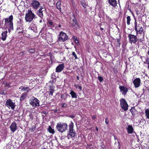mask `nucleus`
Returning <instances> with one entry per match:
<instances>
[{
    "label": "nucleus",
    "instance_id": "1",
    "mask_svg": "<svg viewBox=\"0 0 149 149\" xmlns=\"http://www.w3.org/2000/svg\"><path fill=\"white\" fill-rule=\"evenodd\" d=\"M74 127V123L71 121L69 125V130L68 132L67 135L66 136L68 139H74L76 135V132L75 130L73 129Z\"/></svg>",
    "mask_w": 149,
    "mask_h": 149
},
{
    "label": "nucleus",
    "instance_id": "2",
    "mask_svg": "<svg viewBox=\"0 0 149 149\" xmlns=\"http://www.w3.org/2000/svg\"><path fill=\"white\" fill-rule=\"evenodd\" d=\"M68 125L65 123H58L56 125L57 130L61 133L65 132L67 130Z\"/></svg>",
    "mask_w": 149,
    "mask_h": 149
},
{
    "label": "nucleus",
    "instance_id": "3",
    "mask_svg": "<svg viewBox=\"0 0 149 149\" xmlns=\"http://www.w3.org/2000/svg\"><path fill=\"white\" fill-rule=\"evenodd\" d=\"M29 104L34 107L40 106V101L34 96L29 100Z\"/></svg>",
    "mask_w": 149,
    "mask_h": 149
},
{
    "label": "nucleus",
    "instance_id": "4",
    "mask_svg": "<svg viewBox=\"0 0 149 149\" xmlns=\"http://www.w3.org/2000/svg\"><path fill=\"white\" fill-rule=\"evenodd\" d=\"M35 15L31 10H28V12L26 14L25 19L27 22H31L35 17Z\"/></svg>",
    "mask_w": 149,
    "mask_h": 149
},
{
    "label": "nucleus",
    "instance_id": "5",
    "mask_svg": "<svg viewBox=\"0 0 149 149\" xmlns=\"http://www.w3.org/2000/svg\"><path fill=\"white\" fill-rule=\"evenodd\" d=\"M71 19L72 20L70 21V25L72 27H74L76 29L79 28V26L78 22H77L74 14L73 15Z\"/></svg>",
    "mask_w": 149,
    "mask_h": 149
},
{
    "label": "nucleus",
    "instance_id": "6",
    "mask_svg": "<svg viewBox=\"0 0 149 149\" xmlns=\"http://www.w3.org/2000/svg\"><path fill=\"white\" fill-rule=\"evenodd\" d=\"M68 36L65 33L61 31L60 33L58 36V41L64 42L65 40H68Z\"/></svg>",
    "mask_w": 149,
    "mask_h": 149
},
{
    "label": "nucleus",
    "instance_id": "7",
    "mask_svg": "<svg viewBox=\"0 0 149 149\" xmlns=\"http://www.w3.org/2000/svg\"><path fill=\"white\" fill-rule=\"evenodd\" d=\"M120 105L122 108L125 111L128 109V105L126 101L123 99H121L120 100Z\"/></svg>",
    "mask_w": 149,
    "mask_h": 149
},
{
    "label": "nucleus",
    "instance_id": "8",
    "mask_svg": "<svg viewBox=\"0 0 149 149\" xmlns=\"http://www.w3.org/2000/svg\"><path fill=\"white\" fill-rule=\"evenodd\" d=\"M6 104L7 106L10 108L12 109H14L15 105V102H13L12 100L9 99L6 102Z\"/></svg>",
    "mask_w": 149,
    "mask_h": 149
},
{
    "label": "nucleus",
    "instance_id": "9",
    "mask_svg": "<svg viewBox=\"0 0 149 149\" xmlns=\"http://www.w3.org/2000/svg\"><path fill=\"white\" fill-rule=\"evenodd\" d=\"M40 5V2L37 0H34L31 2V5L34 9H38Z\"/></svg>",
    "mask_w": 149,
    "mask_h": 149
},
{
    "label": "nucleus",
    "instance_id": "10",
    "mask_svg": "<svg viewBox=\"0 0 149 149\" xmlns=\"http://www.w3.org/2000/svg\"><path fill=\"white\" fill-rule=\"evenodd\" d=\"M128 38L129 39V41L131 42L135 43L137 42V37L136 36L132 34H129L128 36Z\"/></svg>",
    "mask_w": 149,
    "mask_h": 149
},
{
    "label": "nucleus",
    "instance_id": "11",
    "mask_svg": "<svg viewBox=\"0 0 149 149\" xmlns=\"http://www.w3.org/2000/svg\"><path fill=\"white\" fill-rule=\"evenodd\" d=\"M133 83L135 87L136 88L139 87L141 86V80L139 78H136L134 80Z\"/></svg>",
    "mask_w": 149,
    "mask_h": 149
},
{
    "label": "nucleus",
    "instance_id": "12",
    "mask_svg": "<svg viewBox=\"0 0 149 149\" xmlns=\"http://www.w3.org/2000/svg\"><path fill=\"white\" fill-rule=\"evenodd\" d=\"M45 10V8L43 6L40 7L38 10V15L41 18H42L43 17V12Z\"/></svg>",
    "mask_w": 149,
    "mask_h": 149
},
{
    "label": "nucleus",
    "instance_id": "13",
    "mask_svg": "<svg viewBox=\"0 0 149 149\" xmlns=\"http://www.w3.org/2000/svg\"><path fill=\"white\" fill-rule=\"evenodd\" d=\"M55 88V86L54 85H52L49 86V91H47V93H48L49 96H53V93L55 91V90L54 89Z\"/></svg>",
    "mask_w": 149,
    "mask_h": 149
},
{
    "label": "nucleus",
    "instance_id": "14",
    "mask_svg": "<svg viewBox=\"0 0 149 149\" xmlns=\"http://www.w3.org/2000/svg\"><path fill=\"white\" fill-rule=\"evenodd\" d=\"M10 128L13 133L17 129V126L16 123L15 122L12 123L10 126Z\"/></svg>",
    "mask_w": 149,
    "mask_h": 149
},
{
    "label": "nucleus",
    "instance_id": "15",
    "mask_svg": "<svg viewBox=\"0 0 149 149\" xmlns=\"http://www.w3.org/2000/svg\"><path fill=\"white\" fill-rule=\"evenodd\" d=\"M64 67V64L63 63L57 66L56 69V72H60L62 71Z\"/></svg>",
    "mask_w": 149,
    "mask_h": 149
},
{
    "label": "nucleus",
    "instance_id": "16",
    "mask_svg": "<svg viewBox=\"0 0 149 149\" xmlns=\"http://www.w3.org/2000/svg\"><path fill=\"white\" fill-rule=\"evenodd\" d=\"M68 97H70V96L67 93H65L62 94L61 95V98L62 101H65L67 100V98Z\"/></svg>",
    "mask_w": 149,
    "mask_h": 149
},
{
    "label": "nucleus",
    "instance_id": "17",
    "mask_svg": "<svg viewBox=\"0 0 149 149\" xmlns=\"http://www.w3.org/2000/svg\"><path fill=\"white\" fill-rule=\"evenodd\" d=\"M127 130L128 134H132L134 131V129L131 125H128Z\"/></svg>",
    "mask_w": 149,
    "mask_h": 149
},
{
    "label": "nucleus",
    "instance_id": "18",
    "mask_svg": "<svg viewBox=\"0 0 149 149\" xmlns=\"http://www.w3.org/2000/svg\"><path fill=\"white\" fill-rule=\"evenodd\" d=\"M13 17L12 15L10 16L8 18H6L5 19V24L7 23H10L13 22Z\"/></svg>",
    "mask_w": 149,
    "mask_h": 149
},
{
    "label": "nucleus",
    "instance_id": "19",
    "mask_svg": "<svg viewBox=\"0 0 149 149\" xmlns=\"http://www.w3.org/2000/svg\"><path fill=\"white\" fill-rule=\"evenodd\" d=\"M109 3L110 5L114 7H115L117 5V2L116 0H109Z\"/></svg>",
    "mask_w": 149,
    "mask_h": 149
},
{
    "label": "nucleus",
    "instance_id": "20",
    "mask_svg": "<svg viewBox=\"0 0 149 149\" xmlns=\"http://www.w3.org/2000/svg\"><path fill=\"white\" fill-rule=\"evenodd\" d=\"M69 94L71 95L72 98H77V93L74 91H71L69 93Z\"/></svg>",
    "mask_w": 149,
    "mask_h": 149
},
{
    "label": "nucleus",
    "instance_id": "21",
    "mask_svg": "<svg viewBox=\"0 0 149 149\" xmlns=\"http://www.w3.org/2000/svg\"><path fill=\"white\" fill-rule=\"evenodd\" d=\"M120 91H122V93H126V92L127 91V89L125 87L123 86H120Z\"/></svg>",
    "mask_w": 149,
    "mask_h": 149
},
{
    "label": "nucleus",
    "instance_id": "22",
    "mask_svg": "<svg viewBox=\"0 0 149 149\" xmlns=\"http://www.w3.org/2000/svg\"><path fill=\"white\" fill-rule=\"evenodd\" d=\"M7 31L3 32L2 33V39L3 40H5L6 39V38L7 36Z\"/></svg>",
    "mask_w": 149,
    "mask_h": 149
},
{
    "label": "nucleus",
    "instance_id": "23",
    "mask_svg": "<svg viewBox=\"0 0 149 149\" xmlns=\"http://www.w3.org/2000/svg\"><path fill=\"white\" fill-rule=\"evenodd\" d=\"M28 122H29L33 120V116L31 113H30L29 116H28Z\"/></svg>",
    "mask_w": 149,
    "mask_h": 149
},
{
    "label": "nucleus",
    "instance_id": "24",
    "mask_svg": "<svg viewBox=\"0 0 149 149\" xmlns=\"http://www.w3.org/2000/svg\"><path fill=\"white\" fill-rule=\"evenodd\" d=\"M61 4V2L60 1H58L56 3L57 8L60 11H61V8L60 6Z\"/></svg>",
    "mask_w": 149,
    "mask_h": 149
},
{
    "label": "nucleus",
    "instance_id": "25",
    "mask_svg": "<svg viewBox=\"0 0 149 149\" xmlns=\"http://www.w3.org/2000/svg\"><path fill=\"white\" fill-rule=\"evenodd\" d=\"M48 130L50 133L52 134H53L55 133L54 130V129H52L50 126H49V127L48 128Z\"/></svg>",
    "mask_w": 149,
    "mask_h": 149
},
{
    "label": "nucleus",
    "instance_id": "26",
    "mask_svg": "<svg viewBox=\"0 0 149 149\" xmlns=\"http://www.w3.org/2000/svg\"><path fill=\"white\" fill-rule=\"evenodd\" d=\"M26 94L25 93H22L21 96L20 100V101H23L26 98Z\"/></svg>",
    "mask_w": 149,
    "mask_h": 149
},
{
    "label": "nucleus",
    "instance_id": "27",
    "mask_svg": "<svg viewBox=\"0 0 149 149\" xmlns=\"http://www.w3.org/2000/svg\"><path fill=\"white\" fill-rule=\"evenodd\" d=\"M13 22L9 23L8 24V29L10 30H13Z\"/></svg>",
    "mask_w": 149,
    "mask_h": 149
},
{
    "label": "nucleus",
    "instance_id": "28",
    "mask_svg": "<svg viewBox=\"0 0 149 149\" xmlns=\"http://www.w3.org/2000/svg\"><path fill=\"white\" fill-rule=\"evenodd\" d=\"M138 27H139V30L137 28V31H136L137 32H139L140 33H141L143 32V28L142 27H140V26H138Z\"/></svg>",
    "mask_w": 149,
    "mask_h": 149
},
{
    "label": "nucleus",
    "instance_id": "29",
    "mask_svg": "<svg viewBox=\"0 0 149 149\" xmlns=\"http://www.w3.org/2000/svg\"><path fill=\"white\" fill-rule=\"evenodd\" d=\"M145 113L147 118L149 119V110L147 109L145 110Z\"/></svg>",
    "mask_w": 149,
    "mask_h": 149
},
{
    "label": "nucleus",
    "instance_id": "30",
    "mask_svg": "<svg viewBox=\"0 0 149 149\" xmlns=\"http://www.w3.org/2000/svg\"><path fill=\"white\" fill-rule=\"evenodd\" d=\"M127 23L128 25H129L130 24V21L131 20L130 17V16H128L127 17Z\"/></svg>",
    "mask_w": 149,
    "mask_h": 149
},
{
    "label": "nucleus",
    "instance_id": "31",
    "mask_svg": "<svg viewBox=\"0 0 149 149\" xmlns=\"http://www.w3.org/2000/svg\"><path fill=\"white\" fill-rule=\"evenodd\" d=\"M68 104L65 102H63L61 104V107L62 108H67L68 107Z\"/></svg>",
    "mask_w": 149,
    "mask_h": 149
},
{
    "label": "nucleus",
    "instance_id": "32",
    "mask_svg": "<svg viewBox=\"0 0 149 149\" xmlns=\"http://www.w3.org/2000/svg\"><path fill=\"white\" fill-rule=\"evenodd\" d=\"M120 39H117V47H120Z\"/></svg>",
    "mask_w": 149,
    "mask_h": 149
},
{
    "label": "nucleus",
    "instance_id": "33",
    "mask_svg": "<svg viewBox=\"0 0 149 149\" xmlns=\"http://www.w3.org/2000/svg\"><path fill=\"white\" fill-rule=\"evenodd\" d=\"M130 111L132 113V115H134L135 114L134 112L136 111V110L134 108H132L130 109Z\"/></svg>",
    "mask_w": 149,
    "mask_h": 149
},
{
    "label": "nucleus",
    "instance_id": "34",
    "mask_svg": "<svg viewBox=\"0 0 149 149\" xmlns=\"http://www.w3.org/2000/svg\"><path fill=\"white\" fill-rule=\"evenodd\" d=\"M36 128V126L34 125L33 127H32V128H31L30 129V131L31 132H34V130H35V129Z\"/></svg>",
    "mask_w": 149,
    "mask_h": 149
},
{
    "label": "nucleus",
    "instance_id": "35",
    "mask_svg": "<svg viewBox=\"0 0 149 149\" xmlns=\"http://www.w3.org/2000/svg\"><path fill=\"white\" fill-rule=\"evenodd\" d=\"M35 52V50L34 49H29V52L30 53H33Z\"/></svg>",
    "mask_w": 149,
    "mask_h": 149
},
{
    "label": "nucleus",
    "instance_id": "36",
    "mask_svg": "<svg viewBox=\"0 0 149 149\" xmlns=\"http://www.w3.org/2000/svg\"><path fill=\"white\" fill-rule=\"evenodd\" d=\"M98 79L99 81L100 82L102 81V77L101 76H98Z\"/></svg>",
    "mask_w": 149,
    "mask_h": 149
},
{
    "label": "nucleus",
    "instance_id": "37",
    "mask_svg": "<svg viewBox=\"0 0 149 149\" xmlns=\"http://www.w3.org/2000/svg\"><path fill=\"white\" fill-rule=\"evenodd\" d=\"M134 23L135 24V30L136 31H137V24H136V19H135V21Z\"/></svg>",
    "mask_w": 149,
    "mask_h": 149
},
{
    "label": "nucleus",
    "instance_id": "38",
    "mask_svg": "<svg viewBox=\"0 0 149 149\" xmlns=\"http://www.w3.org/2000/svg\"><path fill=\"white\" fill-rule=\"evenodd\" d=\"M27 88V87H23L22 88V90L23 91H26Z\"/></svg>",
    "mask_w": 149,
    "mask_h": 149
},
{
    "label": "nucleus",
    "instance_id": "39",
    "mask_svg": "<svg viewBox=\"0 0 149 149\" xmlns=\"http://www.w3.org/2000/svg\"><path fill=\"white\" fill-rule=\"evenodd\" d=\"M109 120L107 118H106L105 120V123L106 124H107L109 123Z\"/></svg>",
    "mask_w": 149,
    "mask_h": 149
},
{
    "label": "nucleus",
    "instance_id": "40",
    "mask_svg": "<svg viewBox=\"0 0 149 149\" xmlns=\"http://www.w3.org/2000/svg\"><path fill=\"white\" fill-rule=\"evenodd\" d=\"M82 6H83V7H84V8H86V5L85 4V3H81Z\"/></svg>",
    "mask_w": 149,
    "mask_h": 149
},
{
    "label": "nucleus",
    "instance_id": "41",
    "mask_svg": "<svg viewBox=\"0 0 149 149\" xmlns=\"http://www.w3.org/2000/svg\"><path fill=\"white\" fill-rule=\"evenodd\" d=\"M146 62L148 64H149V58H146Z\"/></svg>",
    "mask_w": 149,
    "mask_h": 149
},
{
    "label": "nucleus",
    "instance_id": "42",
    "mask_svg": "<svg viewBox=\"0 0 149 149\" xmlns=\"http://www.w3.org/2000/svg\"><path fill=\"white\" fill-rule=\"evenodd\" d=\"M74 41L75 42V43H77V45H78L79 44V41L77 40H74Z\"/></svg>",
    "mask_w": 149,
    "mask_h": 149
},
{
    "label": "nucleus",
    "instance_id": "43",
    "mask_svg": "<svg viewBox=\"0 0 149 149\" xmlns=\"http://www.w3.org/2000/svg\"><path fill=\"white\" fill-rule=\"evenodd\" d=\"M96 117V115H93V116L92 117V118L93 120H95V118Z\"/></svg>",
    "mask_w": 149,
    "mask_h": 149
},
{
    "label": "nucleus",
    "instance_id": "44",
    "mask_svg": "<svg viewBox=\"0 0 149 149\" xmlns=\"http://www.w3.org/2000/svg\"><path fill=\"white\" fill-rule=\"evenodd\" d=\"M74 87L76 88H78L79 86L77 85L76 84H74Z\"/></svg>",
    "mask_w": 149,
    "mask_h": 149
},
{
    "label": "nucleus",
    "instance_id": "45",
    "mask_svg": "<svg viewBox=\"0 0 149 149\" xmlns=\"http://www.w3.org/2000/svg\"><path fill=\"white\" fill-rule=\"evenodd\" d=\"M78 88L80 90H81L82 88L81 86H79Z\"/></svg>",
    "mask_w": 149,
    "mask_h": 149
},
{
    "label": "nucleus",
    "instance_id": "46",
    "mask_svg": "<svg viewBox=\"0 0 149 149\" xmlns=\"http://www.w3.org/2000/svg\"><path fill=\"white\" fill-rule=\"evenodd\" d=\"M69 117L73 118L75 117V116L74 115H71Z\"/></svg>",
    "mask_w": 149,
    "mask_h": 149
},
{
    "label": "nucleus",
    "instance_id": "47",
    "mask_svg": "<svg viewBox=\"0 0 149 149\" xmlns=\"http://www.w3.org/2000/svg\"><path fill=\"white\" fill-rule=\"evenodd\" d=\"M49 23L50 25L51 26L53 25V22H52L49 21Z\"/></svg>",
    "mask_w": 149,
    "mask_h": 149
},
{
    "label": "nucleus",
    "instance_id": "48",
    "mask_svg": "<svg viewBox=\"0 0 149 149\" xmlns=\"http://www.w3.org/2000/svg\"><path fill=\"white\" fill-rule=\"evenodd\" d=\"M30 89L29 88V87H27V88H26V90L27 93L28 92V91H30Z\"/></svg>",
    "mask_w": 149,
    "mask_h": 149
},
{
    "label": "nucleus",
    "instance_id": "49",
    "mask_svg": "<svg viewBox=\"0 0 149 149\" xmlns=\"http://www.w3.org/2000/svg\"><path fill=\"white\" fill-rule=\"evenodd\" d=\"M72 55L74 56H76V54H75V53L74 52H73L72 53Z\"/></svg>",
    "mask_w": 149,
    "mask_h": 149
},
{
    "label": "nucleus",
    "instance_id": "50",
    "mask_svg": "<svg viewBox=\"0 0 149 149\" xmlns=\"http://www.w3.org/2000/svg\"><path fill=\"white\" fill-rule=\"evenodd\" d=\"M77 80H79V77L78 76H77Z\"/></svg>",
    "mask_w": 149,
    "mask_h": 149
},
{
    "label": "nucleus",
    "instance_id": "51",
    "mask_svg": "<svg viewBox=\"0 0 149 149\" xmlns=\"http://www.w3.org/2000/svg\"><path fill=\"white\" fill-rule=\"evenodd\" d=\"M73 38V39H74V40H77V38H75V37H74V38Z\"/></svg>",
    "mask_w": 149,
    "mask_h": 149
},
{
    "label": "nucleus",
    "instance_id": "52",
    "mask_svg": "<svg viewBox=\"0 0 149 149\" xmlns=\"http://www.w3.org/2000/svg\"><path fill=\"white\" fill-rule=\"evenodd\" d=\"M43 113L44 114H46V111H43Z\"/></svg>",
    "mask_w": 149,
    "mask_h": 149
},
{
    "label": "nucleus",
    "instance_id": "53",
    "mask_svg": "<svg viewBox=\"0 0 149 149\" xmlns=\"http://www.w3.org/2000/svg\"><path fill=\"white\" fill-rule=\"evenodd\" d=\"M75 57V59H76L78 58L77 56H74Z\"/></svg>",
    "mask_w": 149,
    "mask_h": 149
},
{
    "label": "nucleus",
    "instance_id": "54",
    "mask_svg": "<svg viewBox=\"0 0 149 149\" xmlns=\"http://www.w3.org/2000/svg\"><path fill=\"white\" fill-rule=\"evenodd\" d=\"M42 22V19H41V20H40V21H39V22H40V23H41V22Z\"/></svg>",
    "mask_w": 149,
    "mask_h": 149
},
{
    "label": "nucleus",
    "instance_id": "55",
    "mask_svg": "<svg viewBox=\"0 0 149 149\" xmlns=\"http://www.w3.org/2000/svg\"><path fill=\"white\" fill-rule=\"evenodd\" d=\"M96 130L97 131H98V128H97V127H96Z\"/></svg>",
    "mask_w": 149,
    "mask_h": 149
},
{
    "label": "nucleus",
    "instance_id": "56",
    "mask_svg": "<svg viewBox=\"0 0 149 149\" xmlns=\"http://www.w3.org/2000/svg\"><path fill=\"white\" fill-rule=\"evenodd\" d=\"M100 29H101V30H102V28L101 26H100Z\"/></svg>",
    "mask_w": 149,
    "mask_h": 149
},
{
    "label": "nucleus",
    "instance_id": "57",
    "mask_svg": "<svg viewBox=\"0 0 149 149\" xmlns=\"http://www.w3.org/2000/svg\"><path fill=\"white\" fill-rule=\"evenodd\" d=\"M148 67L149 70V64L148 65Z\"/></svg>",
    "mask_w": 149,
    "mask_h": 149
},
{
    "label": "nucleus",
    "instance_id": "58",
    "mask_svg": "<svg viewBox=\"0 0 149 149\" xmlns=\"http://www.w3.org/2000/svg\"><path fill=\"white\" fill-rule=\"evenodd\" d=\"M22 53H23V52L20 53L21 54H22ZM20 55H22V54H21Z\"/></svg>",
    "mask_w": 149,
    "mask_h": 149
},
{
    "label": "nucleus",
    "instance_id": "59",
    "mask_svg": "<svg viewBox=\"0 0 149 149\" xmlns=\"http://www.w3.org/2000/svg\"><path fill=\"white\" fill-rule=\"evenodd\" d=\"M7 84H6V86H8Z\"/></svg>",
    "mask_w": 149,
    "mask_h": 149
},
{
    "label": "nucleus",
    "instance_id": "60",
    "mask_svg": "<svg viewBox=\"0 0 149 149\" xmlns=\"http://www.w3.org/2000/svg\"><path fill=\"white\" fill-rule=\"evenodd\" d=\"M42 149H47L45 148H44Z\"/></svg>",
    "mask_w": 149,
    "mask_h": 149
},
{
    "label": "nucleus",
    "instance_id": "61",
    "mask_svg": "<svg viewBox=\"0 0 149 149\" xmlns=\"http://www.w3.org/2000/svg\"><path fill=\"white\" fill-rule=\"evenodd\" d=\"M31 30H33V29H32V28L31 27Z\"/></svg>",
    "mask_w": 149,
    "mask_h": 149
},
{
    "label": "nucleus",
    "instance_id": "62",
    "mask_svg": "<svg viewBox=\"0 0 149 149\" xmlns=\"http://www.w3.org/2000/svg\"><path fill=\"white\" fill-rule=\"evenodd\" d=\"M22 87L21 86V87H19V89H20L21 88V87Z\"/></svg>",
    "mask_w": 149,
    "mask_h": 149
},
{
    "label": "nucleus",
    "instance_id": "63",
    "mask_svg": "<svg viewBox=\"0 0 149 149\" xmlns=\"http://www.w3.org/2000/svg\"><path fill=\"white\" fill-rule=\"evenodd\" d=\"M59 27H60V26H60V25H59Z\"/></svg>",
    "mask_w": 149,
    "mask_h": 149
}]
</instances>
